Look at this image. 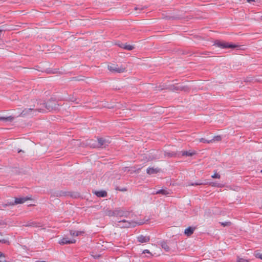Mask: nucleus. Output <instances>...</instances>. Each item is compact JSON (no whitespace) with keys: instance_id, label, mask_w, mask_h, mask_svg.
<instances>
[{"instance_id":"f257e3e1","label":"nucleus","mask_w":262,"mask_h":262,"mask_svg":"<svg viewBox=\"0 0 262 262\" xmlns=\"http://www.w3.org/2000/svg\"><path fill=\"white\" fill-rule=\"evenodd\" d=\"M98 144L96 143V141L93 139H89L87 141V144L91 147H102L104 148L108 146L111 143V141L109 138H97Z\"/></svg>"},{"instance_id":"f03ea898","label":"nucleus","mask_w":262,"mask_h":262,"mask_svg":"<svg viewBox=\"0 0 262 262\" xmlns=\"http://www.w3.org/2000/svg\"><path fill=\"white\" fill-rule=\"evenodd\" d=\"M108 70L113 73H121L126 71V68L124 66H120L115 64H111L108 65Z\"/></svg>"},{"instance_id":"7ed1b4c3","label":"nucleus","mask_w":262,"mask_h":262,"mask_svg":"<svg viewBox=\"0 0 262 262\" xmlns=\"http://www.w3.org/2000/svg\"><path fill=\"white\" fill-rule=\"evenodd\" d=\"M214 45L217 47L222 48V49H227V48H231L233 49L237 47V45H234L233 43L225 42V41H220L219 40H216Z\"/></svg>"},{"instance_id":"20e7f679","label":"nucleus","mask_w":262,"mask_h":262,"mask_svg":"<svg viewBox=\"0 0 262 262\" xmlns=\"http://www.w3.org/2000/svg\"><path fill=\"white\" fill-rule=\"evenodd\" d=\"M137 224V223L135 222L122 220L118 221V226L121 228H130L135 227Z\"/></svg>"},{"instance_id":"39448f33","label":"nucleus","mask_w":262,"mask_h":262,"mask_svg":"<svg viewBox=\"0 0 262 262\" xmlns=\"http://www.w3.org/2000/svg\"><path fill=\"white\" fill-rule=\"evenodd\" d=\"M59 104L55 100H50L45 103V107L49 111H56L58 109Z\"/></svg>"},{"instance_id":"423d86ee","label":"nucleus","mask_w":262,"mask_h":262,"mask_svg":"<svg viewBox=\"0 0 262 262\" xmlns=\"http://www.w3.org/2000/svg\"><path fill=\"white\" fill-rule=\"evenodd\" d=\"M36 111H38L39 112H42V110H41V109L34 110L33 108H26L22 111V112L20 114V116L22 117H24L27 115L33 116L34 115V112H36Z\"/></svg>"},{"instance_id":"0eeeda50","label":"nucleus","mask_w":262,"mask_h":262,"mask_svg":"<svg viewBox=\"0 0 262 262\" xmlns=\"http://www.w3.org/2000/svg\"><path fill=\"white\" fill-rule=\"evenodd\" d=\"M171 89L173 91H183L185 92H188L189 90V88L183 85H172L171 86Z\"/></svg>"},{"instance_id":"6e6552de","label":"nucleus","mask_w":262,"mask_h":262,"mask_svg":"<svg viewBox=\"0 0 262 262\" xmlns=\"http://www.w3.org/2000/svg\"><path fill=\"white\" fill-rule=\"evenodd\" d=\"M30 198L29 197H23V198H16L15 199V201L12 202V203L13 204V206L16 204H23L25 203L27 200H30Z\"/></svg>"},{"instance_id":"1a4fd4ad","label":"nucleus","mask_w":262,"mask_h":262,"mask_svg":"<svg viewBox=\"0 0 262 262\" xmlns=\"http://www.w3.org/2000/svg\"><path fill=\"white\" fill-rule=\"evenodd\" d=\"M137 241L140 243H148L150 241L149 236H144L143 235H140L138 236L137 237Z\"/></svg>"},{"instance_id":"9d476101","label":"nucleus","mask_w":262,"mask_h":262,"mask_svg":"<svg viewBox=\"0 0 262 262\" xmlns=\"http://www.w3.org/2000/svg\"><path fill=\"white\" fill-rule=\"evenodd\" d=\"M128 214V212L126 211H124L121 209H115V215L116 216H127Z\"/></svg>"},{"instance_id":"9b49d317","label":"nucleus","mask_w":262,"mask_h":262,"mask_svg":"<svg viewBox=\"0 0 262 262\" xmlns=\"http://www.w3.org/2000/svg\"><path fill=\"white\" fill-rule=\"evenodd\" d=\"M75 242H76L75 239L69 240V239H68V238L64 237V238H62L61 239H60L59 241V244H60V245H64V244H73V243H75Z\"/></svg>"},{"instance_id":"f8f14e48","label":"nucleus","mask_w":262,"mask_h":262,"mask_svg":"<svg viewBox=\"0 0 262 262\" xmlns=\"http://www.w3.org/2000/svg\"><path fill=\"white\" fill-rule=\"evenodd\" d=\"M160 169L158 168L148 167L146 170V172L148 174L157 173L160 172Z\"/></svg>"},{"instance_id":"ddd939ff","label":"nucleus","mask_w":262,"mask_h":262,"mask_svg":"<svg viewBox=\"0 0 262 262\" xmlns=\"http://www.w3.org/2000/svg\"><path fill=\"white\" fill-rule=\"evenodd\" d=\"M195 230L194 227H189L188 228L185 229L184 233L188 236L192 235Z\"/></svg>"},{"instance_id":"4468645a","label":"nucleus","mask_w":262,"mask_h":262,"mask_svg":"<svg viewBox=\"0 0 262 262\" xmlns=\"http://www.w3.org/2000/svg\"><path fill=\"white\" fill-rule=\"evenodd\" d=\"M159 245L165 251L168 252L170 250V248L166 242L164 241H161Z\"/></svg>"},{"instance_id":"2eb2a0df","label":"nucleus","mask_w":262,"mask_h":262,"mask_svg":"<svg viewBox=\"0 0 262 262\" xmlns=\"http://www.w3.org/2000/svg\"><path fill=\"white\" fill-rule=\"evenodd\" d=\"M84 232L82 231H74L71 230L70 231V234L72 236H78L79 235H83Z\"/></svg>"},{"instance_id":"dca6fc26","label":"nucleus","mask_w":262,"mask_h":262,"mask_svg":"<svg viewBox=\"0 0 262 262\" xmlns=\"http://www.w3.org/2000/svg\"><path fill=\"white\" fill-rule=\"evenodd\" d=\"M14 118L10 116L8 117H2L0 116V120L3 121L4 122H12L14 120Z\"/></svg>"},{"instance_id":"f3484780","label":"nucleus","mask_w":262,"mask_h":262,"mask_svg":"<svg viewBox=\"0 0 262 262\" xmlns=\"http://www.w3.org/2000/svg\"><path fill=\"white\" fill-rule=\"evenodd\" d=\"M13 206V204L12 203V202H7L4 203H2L1 205H0V209L4 210L5 208H6L8 206Z\"/></svg>"},{"instance_id":"a211bd4d","label":"nucleus","mask_w":262,"mask_h":262,"mask_svg":"<svg viewBox=\"0 0 262 262\" xmlns=\"http://www.w3.org/2000/svg\"><path fill=\"white\" fill-rule=\"evenodd\" d=\"M156 194H161L162 195H168L170 194V191L167 189H161L156 191Z\"/></svg>"},{"instance_id":"6ab92c4d","label":"nucleus","mask_w":262,"mask_h":262,"mask_svg":"<svg viewBox=\"0 0 262 262\" xmlns=\"http://www.w3.org/2000/svg\"><path fill=\"white\" fill-rule=\"evenodd\" d=\"M95 194L98 197L104 198V197H106L107 196V192L105 191H103V190L95 191Z\"/></svg>"},{"instance_id":"aec40b11","label":"nucleus","mask_w":262,"mask_h":262,"mask_svg":"<svg viewBox=\"0 0 262 262\" xmlns=\"http://www.w3.org/2000/svg\"><path fill=\"white\" fill-rule=\"evenodd\" d=\"M121 48L128 50V51H131L134 49V47L133 46L130 45H127V44H121L119 46Z\"/></svg>"},{"instance_id":"412c9836","label":"nucleus","mask_w":262,"mask_h":262,"mask_svg":"<svg viewBox=\"0 0 262 262\" xmlns=\"http://www.w3.org/2000/svg\"><path fill=\"white\" fill-rule=\"evenodd\" d=\"M195 154V151H182L181 152V155L182 156H192Z\"/></svg>"},{"instance_id":"4be33fe9","label":"nucleus","mask_w":262,"mask_h":262,"mask_svg":"<svg viewBox=\"0 0 262 262\" xmlns=\"http://www.w3.org/2000/svg\"><path fill=\"white\" fill-rule=\"evenodd\" d=\"M115 210H106L105 211V215L108 216H115Z\"/></svg>"},{"instance_id":"5701e85b","label":"nucleus","mask_w":262,"mask_h":262,"mask_svg":"<svg viewBox=\"0 0 262 262\" xmlns=\"http://www.w3.org/2000/svg\"><path fill=\"white\" fill-rule=\"evenodd\" d=\"M199 141L200 142H203L205 143H208L209 144L210 143H212V140H206L205 138H202L199 139Z\"/></svg>"},{"instance_id":"b1692460","label":"nucleus","mask_w":262,"mask_h":262,"mask_svg":"<svg viewBox=\"0 0 262 262\" xmlns=\"http://www.w3.org/2000/svg\"><path fill=\"white\" fill-rule=\"evenodd\" d=\"M222 139V138L220 136H214L212 139H211V140H212V142H215V141H221Z\"/></svg>"},{"instance_id":"393cba45","label":"nucleus","mask_w":262,"mask_h":262,"mask_svg":"<svg viewBox=\"0 0 262 262\" xmlns=\"http://www.w3.org/2000/svg\"><path fill=\"white\" fill-rule=\"evenodd\" d=\"M237 262H249V260L243 258H241L239 256H237Z\"/></svg>"},{"instance_id":"a878e982","label":"nucleus","mask_w":262,"mask_h":262,"mask_svg":"<svg viewBox=\"0 0 262 262\" xmlns=\"http://www.w3.org/2000/svg\"><path fill=\"white\" fill-rule=\"evenodd\" d=\"M221 224L224 227L229 226L231 224L230 222H222V223H221Z\"/></svg>"},{"instance_id":"bb28decb","label":"nucleus","mask_w":262,"mask_h":262,"mask_svg":"<svg viewBox=\"0 0 262 262\" xmlns=\"http://www.w3.org/2000/svg\"><path fill=\"white\" fill-rule=\"evenodd\" d=\"M211 177L213 179H220L221 176L219 173L215 172L211 176Z\"/></svg>"},{"instance_id":"cd10ccee","label":"nucleus","mask_w":262,"mask_h":262,"mask_svg":"<svg viewBox=\"0 0 262 262\" xmlns=\"http://www.w3.org/2000/svg\"><path fill=\"white\" fill-rule=\"evenodd\" d=\"M203 184H205L203 183H191V184H189V185L196 186V185H203Z\"/></svg>"},{"instance_id":"c85d7f7f","label":"nucleus","mask_w":262,"mask_h":262,"mask_svg":"<svg viewBox=\"0 0 262 262\" xmlns=\"http://www.w3.org/2000/svg\"><path fill=\"white\" fill-rule=\"evenodd\" d=\"M255 257L256 258H260V259H262V253H258L255 254Z\"/></svg>"},{"instance_id":"c756f323","label":"nucleus","mask_w":262,"mask_h":262,"mask_svg":"<svg viewBox=\"0 0 262 262\" xmlns=\"http://www.w3.org/2000/svg\"><path fill=\"white\" fill-rule=\"evenodd\" d=\"M165 156L166 157H171L172 156V154H170L169 152H165V154H164Z\"/></svg>"},{"instance_id":"7c9ffc66","label":"nucleus","mask_w":262,"mask_h":262,"mask_svg":"<svg viewBox=\"0 0 262 262\" xmlns=\"http://www.w3.org/2000/svg\"><path fill=\"white\" fill-rule=\"evenodd\" d=\"M143 253H148L149 254H150L151 255V253L150 252V251L147 250V249H145L143 251Z\"/></svg>"},{"instance_id":"2f4dec72","label":"nucleus","mask_w":262,"mask_h":262,"mask_svg":"<svg viewBox=\"0 0 262 262\" xmlns=\"http://www.w3.org/2000/svg\"><path fill=\"white\" fill-rule=\"evenodd\" d=\"M67 100L71 101H74L75 100V99H74L73 97L72 98L69 97V98H67Z\"/></svg>"},{"instance_id":"473e14b6","label":"nucleus","mask_w":262,"mask_h":262,"mask_svg":"<svg viewBox=\"0 0 262 262\" xmlns=\"http://www.w3.org/2000/svg\"><path fill=\"white\" fill-rule=\"evenodd\" d=\"M2 256H5L3 254V253H2L1 252H0V257H1Z\"/></svg>"},{"instance_id":"72a5a7b5","label":"nucleus","mask_w":262,"mask_h":262,"mask_svg":"<svg viewBox=\"0 0 262 262\" xmlns=\"http://www.w3.org/2000/svg\"><path fill=\"white\" fill-rule=\"evenodd\" d=\"M248 3H251V2H254V0H246Z\"/></svg>"},{"instance_id":"f704fd0d","label":"nucleus","mask_w":262,"mask_h":262,"mask_svg":"<svg viewBox=\"0 0 262 262\" xmlns=\"http://www.w3.org/2000/svg\"><path fill=\"white\" fill-rule=\"evenodd\" d=\"M210 185H211L212 186H215V184L214 183H211V184H210Z\"/></svg>"},{"instance_id":"c9c22d12","label":"nucleus","mask_w":262,"mask_h":262,"mask_svg":"<svg viewBox=\"0 0 262 262\" xmlns=\"http://www.w3.org/2000/svg\"><path fill=\"white\" fill-rule=\"evenodd\" d=\"M2 223H3L2 220H0V225H2Z\"/></svg>"},{"instance_id":"e433bc0d","label":"nucleus","mask_w":262,"mask_h":262,"mask_svg":"<svg viewBox=\"0 0 262 262\" xmlns=\"http://www.w3.org/2000/svg\"><path fill=\"white\" fill-rule=\"evenodd\" d=\"M21 151H22V150H18V152H21Z\"/></svg>"},{"instance_id":"4c0bfd02","label":"nucleus","mask_w":262,"mask_h":262,"mask_svg":"<svg viewBox=\"0 0 262 262\" xmlns=\"http://www.w3.org/2000/svg\"><path fill=\"white\" fill-rule=\"evenodd\" d=\"M6 260H4V261H2L0 260V262H6Z\"/></svg>"},{"instance_id":"58836bf2","label":"nucleus","mask_w":262,"mask_h":262,"mask_svg":"<svg viewBox=\"0 0 262 262\" xmlns=\"http://www.w3.org/2000/svg\"><path fill=\"white\" fill-rule=\"evenodd\" d=\"M36 262H45V261H36Z\"/></svg>"},{"instance_id":"ea45409f","label":"nucleus","mask_w":262,"mask_h":262,"mask_svg":"<svg viewBox=\"0 0 262 262\" xmlns=\"http://www.w3.org/2000/svg\"><path fill=\"white\" fill-rule=\"evenodd\" d=\"M135 10H137V9H138V8H137V7H136V8H135Z\"/></svg>"},{"instance_id":"a19ab883","label":"nucleus","mask_w":262,"mask_h":262,"mask_svg":"<svg viewBox=\"0 0 262 262\" xmlns=\"http://www.w3.org/2000/svg\"><path fill=\"white\" fill-rule=\"evenodd\" d=\"M26 226H28V225H26ZM29 226H32V225H29Z\"/></svg>"},{"instance_id":"79ce46f5","label":"nucleus","mask_w":262,"mask_h":262,"mask_svg":"<svg viewBox=\"0 0 262 262\" xmlns=\"http://www.w3.org/2000/svg\"><path fill=\"white\" fill-rule=\"evenodd\" d=\"M157 159V158L155 157V158H153L152 159Z\"/></svg>"},{"instance_id":"37998d69","label":"nucleus","mask_w":262,"mask_h":262,"mask_svg":"<svg viewBox=\"0 0 262 262\" xmlns=\"http://www.w3.org/2000/svg\"><path fill=\"white\" fill-rule=\"evenodd\" d=\"M260 172L262 173V169L261 170Z\"/></svg>"},{"instance_id":"c03bdc74","label":"nucleus","mask_w":262,"mask_h":262,"mask_svg":"<svg viewBox=\"0 0 262 262\" xmlns=\"http://www.w3.org/2000/svg\"><path fill=\"white\" fill-rule=\"evenodd\" d=\"M1 31H2V30H0V32H1Z\"/></svg>"}]
</instances>
